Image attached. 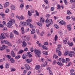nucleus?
I'll use <instances>...</instances> for the list:
<instances>
[{
    "label": "nucleus",
    "mask_w": 75,
    "mask_h": 75,
    "mask_svg": "<svg viewBox=\"0 0 75 75\" xmlns=\"http://www.w3.org/2000/svg\"><path fill=\"white\" fill-rule=\"evenodd\" d=\"M15 23L16 22L14 19H11L8 23L6 24V26L7 27H8V28H11L12 27V25H13V23L15 24Z\"/></svg>",
    "instance_id": "1"
},
{
    "label": "nucleus",
    "mask_w": 75,
    "mask_h": 75,
    "mask_svg": "<svg viewBox=\"0 0 75 75\" xmlns=\"http://www.w3.org/2000/svg\"><path fill=\"white\" fill-rule=\"evenodd\" d=\"M34 52L35 54H37V55H40L41 54V52L40 50H37V49H35L34 50Z\"/></svg>",
    "instance_id": "2"
},
{
    "label": "nucleus",
    "mask_w": 75,
    "mask_h": 75,
    "mask_svg": "<svg viewBox=\"0 0 75 75\" xmlns=\"http://www.w3.org/2000/svg\"><path fill=\"white\" fill-rule=\"evenodd\" d=\"M45 22L44 18H43V17H40V23L42 24H44V22Z\"/></svg>",
    "instance_id": "3"
},
{
    "label": "nucleus",
    "mask_w": 75,
    "mask_h": 75,
    "mask_svg": "<svg viewBox=\"0 0 75 75\" xmlns=\"http://www.w3.org/2000/svg\"><path fill=\"white\" fill-rule=\"evenodd\" d=\"M49 23H48L46 25V27H48L50 24H53V21H52V19H50L49 20Z\"/></svg>",
    "instance_id": "4"
},
{
    "label": "nucleus",
    "mask_w": 75,
    "mask_h": 75,
    "mask_svg": "<svg viewBox=\"0 0 75 75\" xmlns=\"http://www.w3.org/2000/svg\"><path fill=\"white\" fill-rule=\"evenodd\" d=\"M6 38V37L4 35V34L2 33L1 34V36H0V41H2L3 39Z\"/></svg>",
    "instance_id": "5"
},
{
    "label": "nucleus",
    "mask_w": 75,
    "mask_h": 75,
    "mask_svg": "<svg viewBox=\"0 0 75 75\" xmlns=\"http://www.w3.org/2000/svg\"><path fill=\"white\" fill-rule=\"evenodd\" d=\"M16 17L17 18H18L19 20H24V18L23 16H21V17H20L19 16H16Z\"/></svg>",
    "instance_id": "6"
},
{
    "label": "nucleus",
    "mask_w": 75,
    "mask_h": 75,
    "mask_svg": "<svg viewBox=\"0 0 75 75\" xmlns=\"http://www.w3.org/2000/svg\"><path fill=\"white\" fill-rule=\"evenodd\" d=\"M9 42L8 41H7L6 40H5L4 41H1V43L2 44H3L4 43H5L6 44L8 45V43Z\"/></svg>",
    "instance_id": "7"
},
{
    "label": "nucleus",
    "mask_w": 75,
    "mask_h": 75,
    "mask_svg": "<svg viewBox=\"0 0 75 75\" xmlns=\"http://www.w3.org/2000/svg\"><path fill=\"white\" fill-rule=\"evenodd\" d=\"M6 48V46L3 45L2 47H0V50L1 51H3V50H4Z\"/></svg>",
    "instance_id": "8"
},
{
    "label": "nucleus",
    "mask_w": 75,
    "mask_h": 75,
    "mask_svg": "<svg viewBox=\"0 0 75 75\" xmlns=\"http://www.w3.org/2000/svg\"><path fill=\"white\" fill-rule=\"evenodd\" d=\"M59 23L61 25H65L66 24V23L64 21H62L59 22Z\"/></svg>",
    "instance_id": "9"
},
{
    "label": "nucleus",
    "mask_w": 75,
    "mask_h": 75,
    "mask_svg": "<svg viewBox=\"0 0 75 75\" xmlns=\"http://www.w3.org/2000/svg\"><path fill=\"white\" fill-rule=\"evenodd\" d=\"M23 45H22V47H23V48H25V47H26V46H27V43L25 42V41H23Z\"/></svg>",
    "instance_id": "10"
},
{
    "label": "nucleus",
    "mask_w": 75,
    "mask_h": 75,
    "mask_svg": "<svg viewBox=\"0 0 75 75\" xmlns=\"http://www.w3.org/2000/svg\"><path fill=\"white\" fill-rule=\"evenodd\" d=\"M21 25H23V26H25L26 25V23L25 22H24L23 21H21Z\"/></svg>",
    "instance_id": "11"
},
{
    "label": "nucleus",
    "mask_w": 75,
    "mask_h": 75,
    "mask_svg": "<svg viewBox=\"0 0 75 75\" xmlns=\"http://www.w3.org/2000/svg\"><path fill=\"white\" fill-rule=\"evenodd\" d=\"M39 61L44 63L45 62V59L44 58H41L39 60Z\"/></svg>",
    "instance_id": "12"
},
{
    "label": "nucleus",
    "mask_w": 75,
    "mask_h": 75,
    "mask_svg": "<svg viewBox=\"0 0 75 75\" xmlns=\"http://www.w3.org/2000/svg\"><path fill=\"white\" fill-rule=\"evenodd\" d=\"M9 2H7L5 3L4 4V7L6 8L8 6H9Z\"/></svg>",
    "instance_id": "13"
},
{
    "label": "nucleus",
    "mask_w": 75,
    "mask_h": 75,
    "mask_svg": "<svg viewBox=\"0 0 75 75\" xmlns=\"http://www.w3.org/2000/svg\"><path fill=\"white\" fill-rule=\"evenodd\" d=\"M25 68H26V69L28 70H29L30 69V66L28 64H25Z\"/></svg>",
    "instance_id": "14"
},
{
    "label": "nucleus",
    "mask_w": 75,
    "mask_h": 75,
    "mask_svg": "<svg viewBox=\"0 0 75 75\" xmlns=\"http://www.w3.org/2000/svg\"><path fill=\"white\" fill-rule=\"evenodd\" d=\"M27 25H29L30 28H33V25H32L31 23H27Z\"/></svg>",
    "instance_id": "15"
},
{
    "label": "nucleus",
    "mask_w": 75,
    "mask_h": 75,
    "mask_svg": "<svg viewBox=\"0 0 75 75\" xmlns=\"http://www.w3.org/2000/svg\"><path fill=\"white\" fill-rule=\"evenodd\" d=\"M11 55L13 57H16V54H15V53H14V51L13 50H12L11 52Z\"/></svg>",
    "instance_id": "16"
},
{
    "label": "nucleus",
    "mask_w": 75,
    "mask_h": 75,
    "mask_svg": "<svg viewBox=\"0 0 75 75\" xmlns=\"http://www.w3.org/2000/svg\"><path fill=\"white\" fill-rule=\"evenodd\" d=\"M11 10H16V7L13 5H11Z\"/></svg>",
    "instance_id": "17"
},
{
    "label": "nucleus",
    "mask_w": 75,
    "mask_h": 75,
    "mask_svg": "<svg viewBox=\"0 0 75 75\" xmlns=\"http://www.w3.org/2000/svg\"><path fill=\"white\" fill-rule=\"evenodd\" d=\"M16 42L18 44H20L21 43V40L20 39H18L16 40Z\"/></svg>",
    "instance_id": "18"
},
{
    "label": "nucleus",
    "mask_w": 75,
    "mask_h": 75,
    "mask_svg": "<svg viewBox=\"0 0 75 75\" xmlns=\"http://www.w3.org/2000/svg\"><path fill=\"white\" fill-rule=\"evenodd\" d=\"M35 33V29H32L31 31V34H33Z\"/></svg>",
    "instance_id": "19"
},
{
    "label": "nucleus",
    "mask_w": 75,
    "mask_h": 75,
    "mask_svg": "<svg viewBox=\"0 0 75 75\" xmlns=\"http://www.w3.org/2000/svg\"><path fill=\"white\" fill-rule=\"evenodd\" d=\"M21 33L23 34H24V33L25 32L24 31V27H22L21 28Z\"/></svg>",
    "instance_id": "20"
},
{
    "label": "nucleus",
    "mask_w": 75,
    "mask_h": 75,
    "mask_svg": "<svg viewBox=\"0 0 75 75\" xmlns=\"http://www.w3.org/2000/svg\"><path fill=\"white\" fill-rule=\"evenodd\" d=\"M40 68V65H36L35 67V69H36V70H38Z\"/></svg>",
    "instance_id": "21"
},
{
    "label": "nucleus",
    "mask_w": 75,
    "mask_h": 75,
    "mask_svg": "<svg viewBox=\"0 0 75 75\" xmlns=\"http://www.w3.org/2000/svg\"><path fill=\"white\" fill-rule=\"evenodd\" d=\"M22 57L23 59H25L27 57V55H26L25 54H23Z\"/></svg>",
    "instance_id": "22"
},
{
    "label": "nucleus",
    "mask_w": 75,
    "mask_h": 75,
    "mask_svg": "<svg viewBox=\"0 0 75 75\" xmlns=\"http://www.w3.org/2000/svg\"><path fill=\"white\" fill-rule=\"evenodd\" d=\"M31 52H27V54H28V57H32V55L30 54Z\"/></svg>",
    "instance_id": "23"
},
{
    "label": "nucleus",
    "mask_w": 75,
    "mask_h": 75,
    "mask_svg": "<svg viewBox=\"0 0 75 75\" xmlns=\"http://www.w3.org/2000/svg\"><path fill=\"white\" fill-rule=\"evenodd\" d=\"M9 65L10 64H9L6 63V64H5V67L6 68H9V67H10Z\"/></svg>",
    "instance_id": "24"
},
{
    "label": "nucleus",
    "mask_w": 75,
    "mask_h": 75,
    "mask_svg": "<svg viewBox=\"0 0 75 75\" xmlns=\"http://www.w3.org/2000/svg\"><path fill=\"white\" fill-rule=\"evenodd\" d=\"M69 57H72V55H73V53H72V51L70 52L69 54Z\"/></svg>",
    "instance_id": "25"
},
{
    "label": "nucleus",
    "mask_w": 75,
    "mask_h": 75,
    "mask_svg": "<svg viewBox=\"0 0 75 75\" xmlns=\"http://www.w3.org/2000/svg\"><path fill=\"white\" fill-rule=\"evenodd\" d=\"M10 61L11 62V63H13V64L14 63L15 61L14 59H13V58H11L10 59Z\"/></svg>",
    "instance_id": "26"
},
{
    "label": "nucleus",
    "mask_w": 75,
    "mask_h": 75,
    "mask_svg": "<svg viewBox=\"0 0 75 75\" xmlns=\"http://www.w3.org/2000/svg\"><path fill=\"white\" fill-rule=\"evenodd\" d=\"M53 58H55V59H58V56H57V55L55 54L53 55Z\"/></svg>",
    "instance_id": "27"
},
{
    "label": "nucleus",
    "mask_w": 75,
    "mask_h": 75,
    "mask_svg": "<svg viewBox=\"0 0 75 75\" xmlns=\"http://www.w3.org/2000/svg\"><path fill=\"white\" fill-rule=\"evenodd\" d=\"M24 52V50H21L18 52V54H21Z\"/></svg>",
    "instance_id": "28"
},
{
    "label": "nucleus",
    "mask_w": 75,
    "mask_h": 75,
    "mask_svg": "<svg viewBox=\"0 0 75 75\" xmlns=\"http://www.w3.org/2000/svg\"><path fill=\"white\" fill-rule=\"evenodd\" d=\"M26 22H28V23H30L31 22H32V20L30 19H28L26 20Z\"/></svg>",
    "instance_id": "29"
},
{
    "label": "nucleus",
    "mask_w": 75,
    "mask_h": 75,
    "mask_svg": "<svg viewBox=\"0 0 75 75\" xmlns=\"http://www.w3.org/2000/svg\"><path fill=\"white\" fill-rule=\"evenodd\" d=\"M13 33L15 34H16V35H18V32H17V31L16 30H13Z\"/></svg>",
    "instance_id": "30"
},
{
    "label": "nucleus",
    "mask_w": 75,
    "mask_h": 75,
    "mask_svg": "<svg viewBox=\"0 0 75 75\" xmlns=\"http://www.w3.org/2000/svg\"><path fill=\"white\" fill-rule=\"evenodd\" d=\"M10 37L11 38H13V37H14V35H13V34L11 33V34L10 35Z\"/></svg>",
    "instance_id": "31"
},
{
    "label": "nucleus",
    "mask_w": 75,
    "mask_h": 75,
    "mask_svg": "<svg viewBox=\"0 0 75 75\" xmlns=\"http://www.w3.org/2000/svg\"><path fill=\"white\" fill-rule=\"evenodd\" d=\"M56 52H59V51H60V48L59 47H57L56 50Z\"/></svg>",
    "instance_id": "32"
},
{
    "label": "nucleus",
    "mask_w": 75,
    "mask_h": 75,
    "mask_svg": "<svg viewBox=\"0 0 75 75\" xmlns=\"http://www.w3.org/2000/svg\"><path fill=\"white\" fill-rule=\"evenodd\" d=\"M67 14H68L69 15L70 14H72L71 13V11H70L69 10H68L67 11Z\"/></svg>",
    "instance_id": "33"
},
{
    "label": "nucleus",
    "mask_w": 75,
    "mask_h": 75,
    "mask_svg": "<svg viewBox=\"0 0 75 75\" xmlns=\"http://www.w3.org/2000/svg\"><path fill=\"white\" fill-rule=\"evenodd\" d=\"M20 57H21L20 55H18V56L15 57V59H19V58H20Z\"/></svg>",
    "instance_id": "34"
},
{
    "label": "nucleus",
    "mask_w": 75,
    "mask_h": 75,
    "mask_svg": "<svg viewBox=\"0 0 75 75\" xmlns=\"http://www.w3.org/2000/svg\"><path fill=\"white\" fill-rule=\"evenodd\" d=\"M26 61L27 63H30L31 62V60L29 59H26Z\"/></svg>",
    "instance_id": "35"
},
{
    "label": "nucleus",
    "mask_w": 75,
    "mask_h": 75,
    "mask_svg": "<svg viewBox=\"0 0 75 75\" xmlns=\"http://www.w3.org/2000/svg\"><path fill=\"white\" fill-rule=\"evenodd\" d=\"M4 35H5V36L6 37H7V38H8V37H9V36H8V34L6 33H4Z\"/></svg>",
    "instance_id": "36"
},
{
    "label": "nucleus",
    "mask_w": 75,
    "mask_h": 75,
    "mask_svg": "<svg viewBox=\"0 0 75 75\" xmlns=\"http://www.w3.org/2000/svg\"><path fill=\"white\" fill-rule=\"evenodd\" d=\"M64 54L65 55H68L69 54V52H68L67 51H66Z\"/></svg>",
    "instance_id": "37"
},
{
    "label": "nucleus",
    "mask_w": 75,
    "mask_h": 75,
    "mask_svg": "<svg viewBox=\"0 0 75 75\" xmlns=\"http://www.w3.org/2000/svg\"><path fill=\"white\" fill-rule=\"evenodd\" d=\"M26 40L27 41H29L30 40V37L29 36H28L26 38Z\"/></svg>",
    "instance_id": "38"
},
{
    "label": "nucleus",
    "mask_w": 75,
    "mask_h": 75,
    "mask_svg": "<svg viewBox=\"0 0 75 75\" xmlns=\"http://www.w3.org/2000/svg\"><path fill=\"white\" fill-rule=\"evenodd\" d=\"M57 64L59 65V66H62L63 65L61 63L57 62Z\"/></svg>",
    "instance_id": "39"
},
{
    "label": "nucleus",
    "mask_w": 75,
    "mask_h": 75,
    "mask_svg": "<svg viewBox=\"0 0 75 75\" xmlns=\"http://www.w3.org/2000/svg\"><path fill=\"white\" fill-rule=\"evenodd\" d=\"M42 48L44 49V50H47V47L46 46H44V45H43L42 46Z\"/></svg>",
    "instance_id": "40"
},
{
    "label": "nucleus",
    "mask_w": 75,
    "mask_h": 75,
    "mask_svg": "<svg viewBox=\"0 0 75 75\" xmlns=\"http://www.w3.org/2000/svg\"><path fill=\"white\" fill-rule=\"evenodd\" d=\"M58 55L59 57H60L61 55H62V53H61V51H59L58 53Z\"/></svg>",
    "instance_id": "41"
},
{
    "label": "nucleus",
    "mask_w": 75,
    "mask_h": 75,
    "mask_svg": "<svg viewBox=\"0 0 75 75\" xmlns=\"http://www.w3.org/2000/svg\"><path fill=\"white\" fill-rule=\"evenodd\" d=\"M49 74L50 75H53V73L52 72V71L51 70H49Z\"/></svg>",
    "instance_id": "42"
},
{
    "label": "nucleus",
    "mask_w": 75,
    "mask_h": 75,
    "mask_svg": "<svg viewBox=\"0 0 75 75\" xmlns=\"http://www.w3.org/2000/svg\"><path fill=\"white\" fill-rule=\"evenodd\" d=\"M43 54H44L45 55H48V53L47 52H43Z\"/></svg>",
    "instance_id": "43"
},
{
    "label": "nucleus",
    "mask_w": 75,
    "mask_h": 75,
    "mask_svg": "<svg viewBox=\"0 0 75 75\" xmlns=\"http://www.w3.org/2000/svg\"><path fill=\"white\" fill-rule=\"evenodd\" d=\"M7 58H8V59H11V56L10 55H7L6 56Z\"/></svg>",
    "instance_id": "44"
},
{
    "label": "nucleus",
    "mask_w": 75,
    "mask_h": 75,
    "mask_svg": "<svg viewBox=\"0 0 75 75\" xmlns=\"http://www.w3.org/2000/svg\"><path fill=\"white\" fill-rule=\"evenodd\" d=\"M10 69H11V71H12L13 72L16 71V69H15L14 68H10Z\"/></svg>",
    "instance_id": "45"
},
{
    "label": "nucleus",
    "mask_w": 75,
    "mask_h": 75,
    "mask_svg": "<svg viewBox=\"0 0 75 75\" xmlns=\"http://www.w3.org/2000/svg\"><path fill=\"white\" fill-rule=\"evenodd\" d=\"M57 9L58 10H60L61 9V5L59 4L57 5Z\"/></svg>",
    "instance_id": "46"
},
{
    "label": "nucleus",
    "mask_w": 75,
    "mask_h": 75,
    "mask_svg": "<svg viewBox=\"0 0 75 75\" xmlns=\"http://www.w3.org/2000/svg\"><path fill=\"white\" fill-rule=\"evenodd\" d=\"M35 12L37 16H39V13L38 12V11L37 10H35Z\"/></svg>",
    "instance_id": "47"
},
{
    "label": "nucleus",
    "mask_w": 75,
    "mask_h": 75,
    "mask_svg": "<svg viewBox=\"0 0 75 75\" xmlns=\"http://www.w3.org/2000/svg\"><path fill=\"white\" fill-rule=\"evenodd\" d=\"M64 1L66 5H68V2H67V0H64Z\"/></svg>",
    "instance_id": "48"
},
{
    "label": "nucleus",
    "mask_w": 75,
    "mask_h": 75,
    "mask_svg": "<svg viewBox=\"0 0 75 75\" xmlns=\"http://www.w3.org/2000/svg\"><path fill=\"white\" fill-rule=\"evenodd\" d=\"M36 23H37V24L38 25H39V26H40V27H41L42 26V24H41V23H39V22H37Z\"/></svg>",
    "instance_id": "49"
},
{
    "label": "nucleus",
    "mask_w": 75,
    "mask_h": 75,
    "mask_svg": "<svg viewBox=\"0 0 75 75\" xmlns=\"http://www.w3.org/2000/svg\"><path fill=\"white\" fill-rule=\"evenodd\" d=\"M44 1L46 4H48V1L47 0H44Z\"/></svg>",
    "instance_id": "50"
},
{
    "label": "nucleus",
    "mask_w": 75,
    "mask_h": 75,
    "mask_svg": "<svg viewBox=\"0 0 75 75\" xmlns=\"http://www.w3.org/2000/svg\"><path fill=\"white\" fill-rule=\"evenodd\" d=\"M28 14L29 16H32V14L30 13V11H28Z\"/></svg>",
    "instance_id": "51"
},
{
    "label": "nucleus",
    "mask_w": 75,
    "mask_h": 75,
    "mask_svg": "<svg viewBox=\"0 0 75 75\" xmlns=\"http://www.w3.org/2000/svg\"><path fill=\"white\" fill-rule=\"evenodd\" d=\"M54 9H55V8H54V6L51 7V11H54Z\"/></svg>",
    "instance_id": "52"
},
{
    "label": "nucleus",
    "mask_w": 75,
    "mask_h": 75,
    "mask_svg": "<svg viewBox=\"0 0 75 75\" xmlns=\"http://www.w3.org/2000/svg\"><path fill=\"white\" fill-rule=\"evenodd\" d=\"M54 39L55 41L57 40V39H58V36L57 35H56L54 37Z\"/></svg>",
    "instance_id": "53"
},
{
    "label": "nucleus",
    "mask_w": 75,
    "mask_h": 75,
    "mask_svg": "<svg viewBox=\"0 0 75 75\" xmlns=\"http://www.w3.org/2000/svg\"><path fill=\"white\" fill-rule=\"evenodd\" d=\"M68 45H69L70 46H72L73 45V43L72 42H71L70 43H68Z\"/></svg>",
    "instance_id": "54"
},
{
    "label": "nucleus",
    "mask_w": 75,
    "mask_h": 75,
    "mask_svg": "<svg viewBox=\"0 0 75 75\" xmlns=\"http://www.w3.org/2000/svg\"><path fill=\"white\" fill-rule=\"evenodd\" d=\"M54 27L55 28H57V29H58L59 28L58 26V25H57V24L54 25Z\"/></svg>",
    "instance_id": "55"
},
{
    "label": "nucleus",
    "mask_w": 75,
    "mask_h": 75,
    "mask_svg": "<svg viewBox=\"0 0 75 75\" xmlns=\"http://www.w3.org/2000/svg\"><path fill=\"white\" fill-rule=\"evenodd\" d=\"M8 12H9V9H8V8H7L5 11V13H8Z\"/></svg>",
    "instance_id": "56"
},
{
    "label": "nucleus",
    "mask_w": 75,
    "mask_h": 75,
    "mask_svg": "<svg viewBox=\"0 0 75 75\" xmlns=\"http://www.w3.org/2000/svg\"><path fill=\"white\" fill-rule=\"evenodd\" d=\"M20 7L21 8V10L22 9V8L24 7V4H21L20 6Z\"/></svg>",
    "instance_id": "57"
},
{
    "label": "nucleus",
    "mask_w": 75,
    "mask_h": 75,
    "mask_svg": "<svg viewBox=\"0 0 75 75\" xmlns=\"http://www.w3.org/2000/svg\"><path fill=\"white\" fill-rule=\"evenodd\" d=\"M30 50L32 52H33L34 51V49L33 48V47H31Z\"/></svg>",
    "instance_id": "58"
},
{
    "label": "nucleus",
    "mask_w": 75,
    "mask_h": 75,
    "mask_svg": "<svg viewBox=\"0 0 75 75\" xmlns=\"http://www.w3.org/2000/svg\"><path fill=\"white\" fill-rule=\"evenodd\" d=\"M69 61H70V59H69L68 58H67L66 59V62H68Z\"/></svg>",
    "instance_id": "59"
},
{
    "label": "nucleus",
    "mask_w": 75,
    "mask_h": 75,
    "mask_svg": "<svg viewBox=\"0 0 75 75\" xmlns=\"http://www.w3.org/2000/svg\"><path fill=\"white\" fill-rule=\"evenodd\" d=\"M63 42L65 44L67 43V41L66 40H64Z\"/></svg>",
    "instance_id": "60"
},
{
    "label": "nucleus",
    "mask_w": 75,
    "mask_h": 75,
    "mask_svg": "<svg viewBox=\"0 0 75 75\" xmlns=\"http://www.w3.org/2000/svg\"><path fill=\"white\" fill-rule=\"evenodd\" d=\"M2 24L4 25H6V22L3 21L2 22Z\"/></svg>",
    "instance_id": "61"
},
{
    "label": "nucleus",
    "mask_w": 75,
    "mask_h": 75,
    "mask_svg": "<svg viewBox=\"0 0 75 75\" xmlns=\"http://www.w3.org/2000/svg\"><path fill=\"white\" fill-rule=\"evenodd\" d=\"M44 45H48V43L47 42H45L44 43Z\"/></svg>",
    "instance_id": "62"
},
{
    "label": "nucleus",
    "mask_w": 75,
    "mask_h": 75,
    "mask_svg": "<svg viewBox=\"0 0 75 75\" xmlns=\"http://www.w3.org/2000/svg\"><path fill=\"white\" fill-rule=\"evenodd\" d=\"M3 68H4V67H3V65L2 64L0 66V68L1 69H3Z\"/></svg>",
    "instance_id": "63"
},
{
    "label": "nucleus",
    "mask_w": 75,
    "mask_h": 75,
    "mask_svg": "<svg viewBox=\"0 0 75 75\" xmlns=\"http://www.w3.org/2000/svg\"><path fill=\"white\" fill-rule=\"evenodd\" d=\"M62 62H66V60L65 59H62Z\"/></svg>",
    "instance_id": "64"
}]
</instances>
